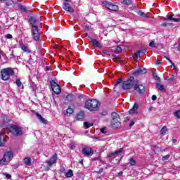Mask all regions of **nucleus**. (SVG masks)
<instances>
[{"mask_svg": "<svg viewBox=\"0 0 180 180\" xmlns=\"http://www.w3.org/2000/svg\"><path fill=\"white\" fill-rule=\"evenodd\" d=\"M28 22L31 25V32L32 39L37 41L40 40V34L39 33V25H40V20L36 17H30Z\"/></svg>", "mask_w": 180, "mask_h": 180, "instance_id": "1", "label": "nucleus"}, {"mask_svg": "<svg viewBox=\"0 0 180 180\" xmlns=\"http://www.w3.org/2000/svg\"><path fill=\"white\" fill-rule=\"evenodd\" d=\"M85 109H88L90 112H96L99 109V101L95 99L86 100L84 105Z\"/></svg>", "mask_w": 180, "mask_h": 180, "instance_id": "2", "label": "nucleus"}, {"mask_svg": "<svg viewBox=\"0 0 180 180\" xmlns=\"http://www.w3.org/2000/svg\"><path fill=\"white\" fill-rule=\"evenodd\" d=\"M0 72L3 81H9V78L15 75V70L11 68L1 69Z\"/></svg>", "mask_w": 180, "mask_h": 180, "instance_id": "3", "label": "nucleus"}, {"mask_svg": "<svg viewBox=\"0 0 180 180\" xmlns=\"http://www.w3.org/2000/svg\"><path fill=\"white\" fill-rule=\"evenodd\" d=\"M12 158H13V153L11 150L6 152L3 158L0 160V165H8Z\"/></svg>", "mask_w": 180, "mask_h": 180, "instance_id": "4", "label": "nucleus"}, {"mask_svg": "<svg viewBox=\"0 0 180 180\" xmlns=\"http://www.w3.org/2000/svg\"><path fill=\"white\" fill-rule=\"evenodd\" d=\"M136 82V79H134V77H130L127 80L124 81L122 82V88L125 90L131 89V88H133L134 86V84Z\"/></svg>", "mask_w": 180, "mask_h": 180, "instance_id": "5", "label": "nucleus"}, {"mask_svg": "<svg viewBox=\"0 0 180 180\" xmlns=\"http://www.w3.org/2000/svg\"><path fill=\"white\" fill-rule=\"evenodd\" d=\"M57 153H54L49 160H46V166L45 171H50V168H51L54 164H57Z\"/></svg>", "mask_w": 180, "mask_h": 180, "instance_id": "6", "label": "nucleus"}, {"mask_svg": "<svg viewBox=\"0 0 180 180\" xmlns=\"http://www.w3.org/2000/svg\"><path fill=\"white\" fill-rule=\"evenodd\" d=\"M134 91L137 94H139V95H143L146 91V87L143 84H140L137 80H135Z\"/></svg>", "mask_w": 180, "mask_h": 180, "instance_id": "7", "label": "nucleus"}, {"mask_svg": "<svg viewBox=\"0 0 180 180\" xmlns=\"http://www.w3.org/2000/svg\"><path fill=\"white\" fill-rule=\"evenodd\" d=\"M124 155V150H123V148H121L119 150L110 153L108 155V157H109L110 158H116V157H120V160H122Z\"/></svg>", "mask_w": 180, "mask_h": 180, "instance_id": "8", "label": "nucleus"}, {"mask_svg": "<svg viewBox=\"0 0 180 180\" xmlns=\"http://www.w3.org/2000/svg\"><path fill=\"white\" fill-rule=\"evenodd\" d=\"M11 132L12 134H13L15 137L18 136H21V134H23V131L22 130V127L17 126V125H13L10 128Z\"/></svg>", "mask_w": 180, "mask_h": 180, "instance_id": "9", "label": "nucleus"}, {"mask_svg": "<svg viewBox=\"0 0 180 180\" xmlns=\"http://www.w3.org/2000/svg\"><path fill=\"white\" fill-rule=\"evenodd\" d=\"M50 85L53 94H56V95H60V94H61V87H60V85H58L57 82H56L54 80H51L50 82Z\"/></svg>", "mask_w": 180, "mask_h": 180, "instance_id": "10", "label": "nucleus"}, {"mask_svg": "<svg viewBox=\"0 0 180 180\" xmlns=\"http://www.w3.org/2000/svg\"><path fill=\"white\" fill-rule=\"evenodd\" d=\"M103 4H104L105 8H107V9H109V11H118L119 10V7L117 6V5L112 4L107 1H104Z\"/></svg>", "mask_w": 180, "mask_h": 180, "instance_id": "11", "label": "nucleus"}, {"mask_svg": "<svg viewBox=\"0 0 180 180\" xmlns=\"http://www.w3.org/2000/svg\"><path fill=\"white\" fill-rule=\"evenodd\" d=\"M63 8L64 9V11H66V12H70V13H74V8L72 7H71L70 4L67 1L63 2Z\"/></svg>", "mask_w": 180, "mask_h": 180, "instance_id": "12", "label": "nucleus"}, {"mask_svg": "<svg viewBox=\"0 0 180 180\" xmlns=\"http://www.w3.org/2000/svg\"><path fill=\"white\" fill-rule=\"evenodd\" d=\"M111 129H120L122 127V122L120 120H111Z\"/></svg>", "mask_w": 180, "mask_h": 180, "instance_id": "13", "label": "nucleus"}, {"mask_svg": "<svg viewBox=\"0 0 180 180\" xmlns=\"http://www.w3.org/2000/svg\"><path fill=\"white\" fill-rule=\"evenodd\" d=\"M82 153L84 155H92L94 154L92 152V148L89 147L83 148Z\"/></svg>", "mask_w": 180, "mask_h": 180, "instance_id": "14", "label": "nucleus"}, {"mask_svg": "<svg viewBox=\"0 0 180 180\" xmlns=\"http://www.w3.org/2000/svg\"><path fill=\"white\" fill-rule=\"evenodd\" d=\"M147 69L143 68L137 69L136 70L132 72L133 75H140L141 74H146Z\"/></svg>", "mask_w": 180, "mask_h": 180, "instance_id": "15", "label": "nucleus"}, {"mask_svg": "<svg viewBox=\"0 0 180 180\" xmlns=\"http://www.w3.org/2000/svg\"><path fill=\"white\" fill-rule=\"evenodd\" d=\"M85 119V112L84 111H80L77 113V117H75L76 120H84Z\"/></svg>", "mask_w": 180, "mask_h": 180, "instance_id": "16", "label": "nucleus"}, {"mask_svg": "<svg viewBox=\"0 0 180 180\" xmlns=\"http://www.w3.org/2000/svg\"><path fill=\"white\" fill-rule=\"evenodd\" d=\"M36 116H37V119H39V120L40 121L41 123H43L44 124H46V123H47V120H46V119L42 117L41 115H40L39 112L36 113Z\"/></svg>", "mask_w": 180, "mask_h": 180, "instance_id": "17", "label": "nucleus"}, {"mask_svg": "<svg viewBox=\"0 0 180 180\" xmlns=\"http://www.w3.org/2000/svg\"><path fill=\"white\" fill-rule=\"evenodd\" d=\"M36 116H37V119H39V120L40 121L41 123H43L44 124H46V123H47V120H46V119L42 117L41 115H40L39 112L36 113Z\"/></svg>", "mask_w": 180, "mask_h": 180, "instance_id": "18", "label": "nucleus"}, {"mask_svg": "<svg viewBox=\"0 0 180 180\" xmlns=\"http://www.w3.org/2000/svg\"><path fill=\"white\" fill-rule=\"evenodd\" d=\"M174 14H172V15H167L166 18L165 19L167 20H172L173 22H180V18H175L173 17Z\"/></svg>", "mask_w": 180, "mask_h": 180, "instance_id": "19", "label": "nucleus"}, {"mask_svg": "<svg viewBox=\"0 0 180 180\" xmlns=\"http://www.w3.org/2000/svg\"><path fill=\"white\" fill-rule=\"evenodd\" d=\"M74 113V109L68 108L65 111H64L65 116H71Z\"/></svg>", "mask_w": 180, "mask_h": 180, "instance_id": "20", "label": "nucleus"}, {"mask_svg": "<svg viewBox=\"0 0 180 180\" xmlns=\"http://www.w3.org/2000/svg\"><path fill=\"white\" fill-rule=\"evenodd\" d=\"M112 120H120V115L117 112H112L111 114Z\"/></svg>", "mask_w": 180, "mask_h": 180, "instance_id": "21", "label": "nucleus"}, {"mask_svg": "<svg viewBox=\"0 0 180 180\" xmlns=\"http://www.w3.org/2000/svg\"><path fill=\"white\" fill-rule=\"evenodd\" d=\"M137 109H139V105L135 103L133 108L131 110H129V115H133V113H136V110H137Z\"/></svg>", "mask_w": 180, "mask_h": 180, "instance_id": "22", "label": "nucleus"}, {"mask_svg": "<svg viewBox=\"0 0 180 180\" xmlns=\"http://www.w3.org/2000/svg\"><path fill=\"white\" fill-rule=\"evenodd\" d=\"M90 40L95 47H101V44H99V41H98V40L93 38H91Z\"/></svg>", "mask_w": 180, "mask_h": 180, "instance_id": "23", "label": "nucleus"}, {"mask_svg": "<svg viewBox=\"0 0 180 180\" xmlns=\"http://www.w3.org/2000/svg\"><path fill=\"white\" fill-rule=\"evenodd\" d=\"M168 131V129L167 128V127H163L161 129H160V136H165V134H167V132Z\"/></svg>", "mask_w": 180, "mask_h": 180, "instance_id": "24", "label": "nucleus"}, {"mask_svg": "<svg viewBox=\"0 0 180 180\" xmlns=\"http://www.w3.org/2000/svg\"><path fill=\"white\" fill-rule=\"evenodd\" d=\"M156 86H157V88L158 89H160V91H161V92H165V88H164V85H162V84H160V83H157L156 84Z\"/></svg>", "mask_w": 180, "mask_h": 180, "instance_id": "25", "label": "nucleus"}, {"mask_svg": "<svg viewBox=\"0 0 180 180\" xmlns=\"http://www.w3.org/2000/svg\"><path fill=\"white\" fill-rule=\"evenodd\" d=\"M24 162L25 165H30V164H32V159L30 158H25Z\"/></svg>", "mask_w": 180, "mask_h": 180, "instance_id": "26", "label": "nucleus"}, {"mask_svg": "<svg viewBox=\"0 0 180 180\" xmlns=\"http://www.w3.org/2000/svg\"><path fill=\"white\" fill-rule=\"evenodd\" d=\"M74 176V173L72 172V169H69L65 174L66 178H72V176Z\"/></svg>", "mask_w": 180, "mask_h": 180, "instance_id": "27", "label": "nucleus"}, {"mask_svg": "<svg viewBox=\"0 0 180 180\" xmlns=\"http://www.w3.org/2000/svg\"><path fill=\"white\" fill-rule=\"evenodd\" d=\"M21 49L25 51V53H32V51L25 45L21 46Z\"/></svg>", "mask_w": 180, "mask_h": 180, "instance_id": "28", "label": "nucleus"}, {"mask_svg": "<svg viewBox=\"0 0 180 180\" xmlns=\"http://www.w3.org/2000/svg\"><path fill=\"white\" fill-rule=\"evenodd\" d=\"M4 146H5V139L0 134V147H4Z\"/></svg>", "mask_w": 180, "mask_h": 180, "instance_id": "29", "label": "nucleus"}, {"mask_svg": "<svg viewBox=\"0 0 180 180\" xmlns=\"http://www.w3.org/2000/svg\"><path fill=\"white\" fill-rule=\"evenodd\" d=\"M66 99H68L70 102H72V101L75 99V96H74L72 94H69L66 96Z\"/></svg>", "mask_w": 180, "mask_h": 180, "instance_id": "30", "label": "nucleus"}, {"mask_svg": "<svg viewBox=\"0 0 180 180\" xmlns=\"http://www.w3.org/2000/svg\"><path fill=\"white\" fill-rule=\"evenodd\" d=\"M122 3L124 5H127V6L131 5L133 4V1L131 0H123Z\"/></svg>", "mask_w": 180, "mask_h": 180, "instance_id": "31", "label": "nucleus"}, {"mask_svg": "<svg viewBox=\"0 0 180 180\" xmlns=\"http://www.w3.org/2000/svg\"><path fill=\"white\" fill-rule=\"evenodd\" d=\"M84 126L86 129H89V127H92V126H94V124H91L88 122H84Z\"/></svg>", "mask_w": 180, "mask_h": 180, "instance_id": "32", "label": "nucleus"}, {"mask_svg": "<svg viewBox=\"0 0 180 180\" xmlns=\"http://www.w3.org/2000/svg\"><path fill=\"white\" fill-rule=\"evenodd\" d=\"M18 8L20 10H21L22 12H27V8L25 7V6L22 4H18Z\"/></svg>", "mask_w": 180, "mask_h": 180, "instance_id": "33", "label": "nucleus"}, {"mask_svg": "<svg viewBox=\"0 0 180 180\" xmlns=\"http://www.w3.org/2000/svg\"><path fill=\"white\" fill-rule=\"evenodd\" d=\"M146 49H141V50L138 51V52L136 53L137 57H141L140 55L144 54L146 53Z\"/></svg>", "mask_w": 180, "mask_h": 180, "instance_id": "34", "label": "nucleus"}, {"mask_svg": "<svg viewBox=\"0 0 180 180\" xmlns=\"http://www.w3.org/2000/svg\"><path fill=\"white\" fill-rule=\"evenodd\" d=\"M138 15H139V16H141L142 18H148V16H147L146 13L141 12V11H139L138 13Z\"/></svg>", "mask_w": 180, "mask_h": 180, "instance_id": "35", "label": "nucleus"}, {"mask_svg": "<svg viewBox=\"0 0 180 180\" xmlns=\"http://www.w3.org/2000/svg\"><path fill=\"white\" fill-rule=\"evenodd\" d=\"M174 116L177 117V119H180V110H176L174 113Z\"/></svg>", "mask_w": 180, "mask_h": 180, "instance_id": "36", "label": "nucleus"}, {"mask_svg": "<svg viewBox=\"0 0 180 180\" xmlns=\"http://www.w3.org/2000/svg\"><path fill=\"white\" fill-rule=\"evenodd\" d=\"M129 164L130 165L133 166V165H136V160H134V159L131 158L129 160Z\"/></svg>", "mask_w": 180, "mask_h": 180, "instance_id": "37", "label": "nucleus"}, {"mask_svg": "<svg viewBox=\"0 0 180 180\" xmlns=\"http://www.w3.org/2000/svg\"><path fill=\"white\" fill-rule=\"evenodd\" d=\"M153 78L156 79V81H160V77L157 75V73H153Z\"/></svg>", "mask_w": 180, "mask_h": 180, "instance_id": "38", "label": "nucleus"}, {"mask_svg": "<svg viewBox=\"0 0 180 180\" xmlns=\"http://www.w3.org/2000/svg\"><path fill=\"white\" fill-rule=\"evenodd\" d=\"M15 84H16V85H17L18 87L22 86V82H20V80H19V79H16Z\"/></svg>", "mask_w": 180, "mask_h": 180, "instance_id": "39", "label": "nucleus"}, {"mask_svg": "<svg viewBox=\"0 0 180 180\" xmlns=\"http://www.w3.org/2000/svg\"><path fill=\"white\" fill-rule=\"evenodd\" d=\"M122 47L120 46H117L116 49H115V53H122Z\"/></svg>", "mask_w": 180, "mask_h": 180, "instance_id": "40", "label": "nucleus"}, {"mask_svg": "<svg viewBox=\"0 0 180 180\" xmlns=\"http://www.w3.org/2000/svg\"><path fill=\"white\" fill-rule=\"evenodd\" d=\"M122 82H123V78H120L119 79L117 82L115 83V86L119 85V84H122Z\"/></svg>", "mask_w": 180, "mask_h": 180, "instance_id": "41", "label": "nucleus"}, {"mask_svg": "<svg viewBox=\"0 0 180 180\" xmlns=\"http://www.w3.org/2000/svg\"><path fill=\"white\" fill-rule=\"evenodd\" d=\"M169 158V155H167L162 157V161H167Z\"/></svg>", "mask_w": 180, "mask_h": 180, "instance_id": "42", "label": "nucleus"}, {"mask_svg": "<svg viewBox=\"0 0 180 180\" xmlns=\"http://www.w3.org/2000/svg\"><path fill=\"white\" fill-rule=\"evenodd\" d=\"M101 116H107V115H108V111L103 110V111H102V112H101Z\"/></svg>", "mask_w": 180, "mask_h": 180, "instance_id": "43", "label": "nucleus"}, {"mask_svg": "<svg viewBox=\"0 0 180 180\" xmlns=\"http://www.w3.org/2000/svg\"><path fill=\"white\" fill-rule=\"evenodd\" d=\"M165 58L167 60V61L171 63L172 65H173V67H174V68H175V64H174V63H172V60H171V59H169V58H167V57H165Z\"/></svg>", "mask_w": 180, "mask_h": 180, "instance_id": "44", "label": "nucleus"}, {"mask_svg": "<svg viewBox=\"0 0 180 180\" xmlns=\"http://www.w3.org/2000/svg\"><path fill=\"white\" fill-rule=\"evenodd\" d=\"M149 46L150 47H155V43L154 42V41H152L151 42H150Z\"/></svg>", "mask_w": 180, "mask_h": 180, "instance_id": "45", "label": "nucleus"}, {"mask_svg": "<svg viewBox=\"0 0 180 180\" xmlns=\"http://www.w3.org/2000/svg\"><path fill=\"white\" fill-rule=\"evenodd\" d=\"M5 176L7 178V179H11L12 178V176L8 173H4Z\"/></svg>", "mask_w": 180, "mask_h": 180, "instance_id": "46", "label": "nucleus"}, {"mask_svg": "<svg viewBox=\"0 0 180 180\" xmlns=\"http://www.w3.org/2000/svg\"><path fill=\"white\" fill-rule=\"evenodd\" d=\"M13 4V2L12 1H8L6 4V6H12V4Z\"/></svg>", "mask_w": 180, "mask_h": 180, "instance_id": "47", "label": "nucleus"}, {"mask_svg": "<svg viewBox=\"0 0 180 180\" xmlns=\"http://www.w3.org/2000/svg\"><path fill=\"white\" fill-rule=\"evenodd\" d=\"M4 123H9L10 120H9V119H8L7 117H4Z\"/></svg>", "mask_w": 180, "mask_h": 180, "instance_id": "48", "label": "nucleus"}, {"mask_svg": "<svg viewBox=\"0 0 180 180\" xmlns=\"http://www.w3.org/2000/svg\"><path fill=\"white\" fill-rule=\"evenodd\" d=\"M151 99L152 101H157V96L153 95Z\"/></svg>", "mask_w": 180, "mask_h": 180, "instance_id": "49", "label": "nucleus"}, {"mask_svg": "<svg viewBox=\"0 0 180 180\" xmlns=\"http://www.w3.org/2000/svg\"><path fill=\"white\" fill-rule=\"evenodd\" d=\"M6 39H12V34H8L6 36Z\"/></svg>", "mask_w": 180, "mask_h": 180, "instance_id": "50", "label": "nucleus"}, {"mask_svg": "<svg viewBox=\"0 0 180 180\" xmlns=\"http://www.w3.org/2000/svg\"><path fill=\"white\" fill-rule=\"evenodd\" d=\"M160 64H161V60H156V62H155V65H160Z\"/></svg>", "mask_w": 180, "mask_h": 180, "instance_id": "51", "label": "nucleus"}, {"mask_svg": "<svg viewBox=\"0 0 180 180\" xmlns=\"http://www.w3.org/2000/svg\"><path fill=\"white\" fill-rule=\"evenodd\" d=\"M174 75H171L169 77V81H172V79H174Z\"/></svg>", "mask_w": 180, "mask_h": 180, "instance_id": "52", "label": "nucleus"}, {"mask_svg": "<svg viewBox=\"0 0 180 180\" xmlns=\"http://www.w3.org/2000/svg\"><path fill=\"white\" fill-rule=\"evenodd\" d=\"M101 172H103V168H100L98 172V174H101Z\"/></svg>", "mask_w": 180, "mask_h": 180, "instance_id": "53", "label": "nucleus"}, {"mask_svg": "<svg viewBox=\"0 0 180 180\" xmlns=\"http://www.w3.org/2000/svg\"><path fill=\"white\" fill-rule=\"evenodd\" d=\"M84 30H89V25H85L84 26Z\"/></svg>", "mask_w": 180, "mask_h": 180, "instance_id": "54", "label": "nucleus"}, {"mask_svg": "<svg viewBox=\"0 0 180 180\" xmlns=\"http://www.w3.org/2000/svg\"><path fill=\"white\" fill-rule=\"evenodd\" d=\"M84 96H84V95H79L78 98H79V99H82V98H84Z\"/></svg>", "mask_w": 180, "mask_h": 180, "instance_id": "55", "label": "nucleus"}, {"mask_svg": "<svg viewBox=\"0 0 180 180\" xmlns=\"http://www.w3.org/2000/svg\"><path fill=\"white\" fill-rule=\"evenodd\" d=\"M123 176V172H120L118 173V176Z\"/></svg>", "mask_w": 180, "mask_h": 180, "instance_id": "56", "label": "nucleus"}, {"mask_svg": "<svg viewBox=\"0 0 180 180\" xmlns=\"http://www.w3.org/2000/svg\"><path fill=\"white\" fill-rule=\"evenodd\" d=\"M161 26L167 27L168 26V24L167 22H164L161 25Z\"/></svg>", "mask_w": 180, "mask_h": 180, "instance_id": "57", "label": "nucleus"}, {"mask_svg": "<svg viewBox=\"0 0 180 180\" xmlns=\"http://www.w3.org/2000/svg\"><path fill=\"white\" fill-rule=\"evenodd\" d=\"M134 126V122H131L130 124H129V127H131Z\"/></svg>", "mask_w": 180, "mask_h": 180, "instance_id": "58", "label": "nucleus"}, {"mask_svg": "<svg viewBox=\"0 0 180 180\" xmlns=\"http://www.w3.org/2000/svg\"><path fill=\"white\" fill-rule=\"evenodd\" d=\"M101 133H103V134L106 133V131H105V128L101 129Z\"/></svg>", "mask_w": 180, "mask_h": 180, "instance_id": "59", "label": "nucleus"}, {"mask_svg": "<svg viewBox=\"0 0 180 180\" xmlns=\"http://www.w3.org/2000/svg\"><path fill=\"white\" fill-rule=\"evenodd\" d=\"M10 58H15V55L13 53L10 54Z\"/></svg>", "mask_w": 180, "mask_h": 180, "instance_id": "60", "label": "nucleus"}, {"mask_svg": "<svg viewBox=\"0 0 180 180\" xmlns=\"http://www.w3.org/2000/svg\"><path fill=\"white\" fill-rule=\"evenodd\" d=\"M112 58H115L116 60H117L119 58V57H117V56H116V55H112Z\"/></svg>", "mask_w": 180, "mask_h": 180, "instance_id": "61", "label": "nucleus"}, {"mask_svg": "<svg viewBox=\"0 0 180 180\" xmlns=\"http://www.w3.org/2000/svg\"><path fill=\"white\" fill-rule=\"evenodd\" d=\"M54 49H58V45L56 44V45L54 46Z\"/></svg>", "mask_w": 180, "mask_h": 180, "instance_id": "62", "label": "nucleus"}, {"mask_svg": "<svg viewBox=\"0 0 180 180\" xmlns=\"http://www.w3.org/2000/svg\"><path fill=\"white\" fill-rule=\"evenodd\" d=\"M172 143H176V139H172Z\"/></svg>", "mask_w": 180, "mask_h": 180, "instance_id": "63", "label": "nucleus"}, {"mask_svg": "<svg viewBox=\"0 0 180 180\" xmlns=\"http://www.w3.org/2000/svg\"><path fill=\"white\" fill-rule=\"evenodd\" d=\"M178 50L180 51V44L178 46Z\"/></svg>", "mask_w": 180, "mask_h": 180, "instance_id": "64", "label": "nucleus"}]
</instances>
